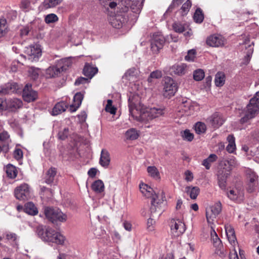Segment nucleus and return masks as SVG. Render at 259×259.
Segmentation results:
<instances>
[{
    "instance_id": "nucleus-4",
    "label": "nucleus",
    "mask_w": 259,
    "mask_h": 259,
    "mask_svg": "<svg viewBox=\"0 0 259 259\" xmlns=\"http://www.w3.org/2000/svg\"><path fill=\"white\" fill-rule=\"evenodd\" d=\"M237 165L235 158H230L229 160H223L221 162V168L218 172V183L222 189H225L226 187V180L230 174L232 168Z\"/></svg>"
},
{
    "instance_id": "nucleus-56",
    "label": "nucleus",
    "mask_w": 259,
    "mask_h": 259,
    "mask_svg": "<svg viewBox=\"0 0 259 259\" xmlns=\"http://www.w3.org/2000/svg\"><path fill=\"white\" fill-rule=\"evenodd\" d=\"M161 76H162V73L161 71H158V70L153 71L152 72H151L150 73V75L148 78V81L149 82H152L153 78L158 79V78H160Z\"/></svg>"
},
{
    "instance_id": "nucleus-26",
    "label": "nucleus",
    "mask_w": 259,
    "mask_h": 259,
    "mask_svg": "<svg viewBox=\"0 0 259 259\" xmlns=\"http://www.w3.org/2000/svg\"><path fill=\"white\" fill-rule=\"evenodd\" d=\"M62 72L60 67L57 64V66H53L49 67L46 70L47 77L51 78L57 76Z\"/></svg>"
},
{
    "instance_id": "nucleus-41",
    "label": "nucleus",
    "mask_w": 259,
    "mask_h": 259,
    "mask_svg": "<svg viewBox=\"0 0 259 259\" xmlns=\"http://www.w3.org/2000/svg\"><path fill=\"white\" fill-rule=\"evenodd\" d=\"M29 76L33 80H36L38 78L39 75L41 73V70L39 68H35L34 67H29L28 71Z\"/></svg>"
},
{
    "instance_id": "nucleus-51",
    "label": "nucleus",
    "mask_w": 259,
    "mask_h": 259,
    "mask_svg": "<svg viewBox=\"0 0 259 259\" xmlns=\"http://www.w3.org/2000/svg\"><path fill=\"white\" fill-rule=\"evenodd\" d=\"M181 136L184 140L191 142L194 139V135L189 130H185L181 132Z\"/></svg>"
},
{
    "instance_id": "nucleus-28",
    "label": "nucleus",
    "mask_w": 259,
    "mask_h": 259,
    "mask_svg": "<svg viewBox=\"0 0 259 259\" xmlns=\"http://www.w3.org/2000/svg\"><path fill=\"white\" fill-rule=\"evenodd\" d=\"M210 236L212 243L214 247L218 248H220L222 246L221 241L219 238L217 233L215 232L214 227L212 226H210Z\"/></svg>"
},
{
    "instance_id": "nucleus-24",
    "label": "nucleus",
    "mask_w": 259,
    "mask_h": 259,
    "mask_svg": "<svg viewBox=\"0 0 259 259\" xmlns=\"http://www.w3.org/2000/svg\"><path fill=\"white\" fill-rule=\"evenodd\" d=\"M124 22V18L120 15H116L110 17V23L114 28L119 29L122 27Z\"/></svg>"
},
{
    "instance_id": "nucleus-40",
    "label": "nucleus",
    "mask_w": 259,
    "mask_h": 259,
    "mask_svg": "<svg viewBox=\"0 0 259 259\" xmlns=\"http://www.w3.org/2000/svg\"><path fill=\"white\" fill-rule=\"evenodd\" d=\"M125 136L127 140H134L138 139L139 134L135 128H132L126 132Z\"/></svg>"
},
{
    "instance_id": "nucleus-20",
    "label": "nucleus",
    "mask_w": 259,
    "mask_h": 259,
    "mask_svg": "<svg viewBox=\"0 0 259 259\" xmlns=\"http://www.w3.org/2000/svg\"><path fill=\"white\" fill-rule=\"evenodd\" d=\"M140 190L142 193L148 198L152 197V199L153 197L158 198L160 195V194H156V193L153 194L154 191L153 189L145 184L140 185Z\"/></svg>"
},
{
    "instance_id": "nucleus-62",
    "label": "nucleus",
    "mask_w": 259,
    "mask_h": 259,
    "mask_svg": "<svg viewBox=\"0 0 259 259\" xmlns=\"http://www.w3.org/2000/svg\"><path fill=\"white\" fill-rule=\"evenodd\" d=\"M30 30L31 29L30 28L28 25L23 27L22 29H20V36L21 37H23L24 36L27 35Z\"/></svg>"
},
{
    "instance_id": "nucleus-1",
    "label": "nucleus",
    "mask_w": 259,
    "mask_h": 259,
    "mask_svg": "<svg viewBox=\"0 0 259 259\" xmlns=\"http://www.w3.org/2000/svg\"><path fill=\"white\" fill-rule=\"evenodd\" d=\"M128 102L131 117L138 121L147 122L162 115L164 113L163 109L161 108H145L140 102L139 97L137 95L130 96Z\"/></svg>"
},
{
    "instance_id": "nucleus-3",
    "label": "nucleus",
    "mask_w": 259,
    "mask_h": 259,
    "mask_svg": "<svg viewBox=\"0 0 259 259\" xmlns=\"http://www.w3.org/2000/svg\"><path fill=\"white\" fill-rule=\"evenodd\" d=\"M144 0H99L101 5L105 8H109L113 9L118 5L124 6L126 8H130L132 12L139 13L143 7Z\"/></svg>"
},
{
    "instance_id": "nucleus-16",
    "label": "nucleus",
    "mask_w": 259,
    "mask_h": 259,
    "mask_svg": "<svg viewBox=\"0 0 259 259\" xmlns=\"http://www.w3.org/2000/svg\"><path fill=\"white\" fill-rule=\"evenodd\" d=\"M207 121L214 128H218L223 124L225 119L222 114L215 112L208 118Z\"/></svg>"
},
{
    "instance_id": "nucleus-2",
    "label": "nucleus",
    "mask_w": 259,
    "mask_h": 259,
    "mask_svg": "<svg viewBox=\"0 0 259 259\" xmlns=\"http://www.w3.org/2000/svg\"><path fill=\"white\" fill-rule=\"evenodd\" d=\"M36 233L38 236L45 242L63 245L66 240L65 237L61 233L46 226H38L36 229Z\"/></svg>"
},
{
    "instance_id": "nucleus-14",
    "label": "nucleus",
    "mask_w": 259,
    "mask_h": 259,
    "mask_svg": "<svg viewBox=\"0 0 259 259\" xmlns=\"http://www.w3.org/2000/svg\"><path fill=\"white\" fill-rule=\"evenodd\" d=\"M170 228L171 232L175 236L181 235L186 230L184 223L180 220H171Z\"/></svg>"
},
{
    "instance_id": "nucleus-34",
    "label": "nucleus",
    "mask_w": 259,
    "mask_h": 259,
    "mask_svg": "<svg viewBox=\"0 0 259 259\" xmlns=\"http://www.w3.org/2000/svg\"><path fill=\"white\" fill-rule=\"evenodd\" d=\"M56 172L55 168L51 167L47 172L45 177V182L48 184L52 183L54 180Z\"/></svg>"
},
{
    "instance_id": "nucleus-43",
    "label": "nucleus",
    "mask_w": 259,
    "mask_h": 259,
    "mask_svg": "<svg viewBox=\"0 0 259 259\" xmlns=\"http://www.w3.org/2000/svg\"><path fill=\"white\" fill-rule=\"evenodd\" d=\"M225 75L224 73L218 72L215 76V84L218 87H222L225 83Z\"/></svg>"
},
{
    "instance_id": "nucleus-35",
    "label": "nucleus",
    "mask_w": 259,
    "mask_h": 259,
    "mask_svg": "<svg viewBox=\"0 0 259 259\" xmlns=\"http://www.w3.org/2000/svg\"><path fill=\"white\" fill-rule=\"evenodd\" d=\"M22 102L18 99H12L8 100L7 106L9 108L13 109H17L22 106Z\"/></svg>"
},
{
    "instance_id": "nucleus-59",
    "label": "nucleus",
    "mask_w": 259,
    "mask_h": 259,
    "mask_svg": "<svg viewBox=\"0 0 259 259\" xmlns=\"http://www.w3.org/2000/svg\"><path fill=\"white\" fill-rule=\"evenodd\" d=\"M195 51L194 50H189L187 55L185 56V59L188 61H192L194 60L195 56Z\"/></svg>"
},
{
    "instance_id": "nucleus-61",
    "label": "nucleus",
    "mask_w": 259,
    "mask_h": 259,
    "mask_svg": "<svg viewBox=\"0 0 259 259\" xmlns=\"http://www.w3.org/2000/svg\"><path fill=\"white\" fill-rule=\"evenodd\" d=\"M155 221L152 218H149L147 221V229L149 231H153L154 230Z\"/></svg>"
},
{
    "instance_id": "nucleus-15",
    "label": "nucleus",
    "mask_w": 259,
    "mask_h": 259,
    "mask_svg": "<svg viewBox=\"0 0 259 259\" xmlns=\"http://www.w3.org/2000/svg\"><path fill=\"white\" fill-rule=\"evenodd\" d=\"M23 98L24 100L30 102L35 101L37 98V93L32 89V86L30 84H27L23 90Z\"/></svg>"
},
{
    "instance_id": "nucleus-52",
    "label": "nucleus",
    "mask_w": 259,
    "mask_h": 259,
    "mask_svg": "<svg viewBox=\"0 0 259 259\" xmlns=\"http://www.w3.org/2000/svg\"><path fill=\"white\" fill-rule=\"evenodd\" d=\"M192 3L190 0H187L186 3H185L182 8V15L184 16L186 15L188 12L189 11L190 8L191 7Z\"/></svg>"
},
{
    "instance_id": "nucleus-27",
    "label": "nucleus",
    "mask_w": 259,
    "mask_h": 259,
    "mask_svg": "<svg viewBox=\"0 0 259 259\" xmlns=\"http://www.w3.org/2000/svg\"><path fill=\"white\" fill-rule=\"evenodd\" d=\"M9 31V25L6 19L0 18V38L5 36Z\"/></svg>"
},
{
    "instance_id": "nucleus-25",
    "label": "nucleus",
    "mask_w": 259,
    "mask_h": 259,
    "mask_svg": "<svg viewBox=\"0 0 259 259\" xmlns=\"http://www.w3.org/2000/svg\"><path fill=\"white\" fill-rule=\"evenodd\" d=\"M171 70L175 74L182 76L187 72L188 67L186 64L183 63L174 65Z\"/></svg>"
},
{
    "instance_id": "nucleus-45",
    "label": "nucleus",
    "mask_w": 259,
    "mask_h": 259,
    "mask_svg": "<svg viewBox=\"0 0 259 259\" xmlns=\"http://www.w3.org/2000/svg\"><path fill=\"white\" fill-rule=\"evenodd\" d=\"M195 132L197 134H204L206 131V126L205 123L201 122H197L194 126Z\"/></svg>"
},
{
    "instance_id": "nucleus-6",
    "label": "nucleus",
    "mask_w": 259,
    "mask_h": 259,
    "mask_svg": "<svg viewBox=\"0 0 259 259\" xmlns=\"http://www.w3.org/2000/svg\"><path fill=\"white\" fill-rule=\"evenodd\" d=\"M44 212L46 218L53 223L57 222L63 223L67 220V215L59 209L47 207Z\"/></svg>"
},
{
    "instance_id": "nucleus-9",
    "label": "nucleus",
    "mask_w": 259,
    "mask_h": 259,
    "mask_svg": "<svg viewBox=\"0 0 259 259\" xmlns=\"http://www.w3.org/2000/svg\"><path fill=\"white\" fill-rule=\"evenodd\" d=\"M164 198L165 197L162 192L160 193V195L158 198L153 197L150 207L151 217H158L162 213V209L161 207Z\"/></svg>"
},
{
    "instance_id": "nucleus-46",
    "label": "nucleus",
    "mask_w": 259,
    "mask_h": 259,
    "mask_svg": "<svg viewBox=\"0 0 259 259\" xmlns=\"http://www.w3.org/2000/svg\"><path fill=\"white\" fill-rule=\"evenodd\" d=\"M238 247H239V246ZM238 249H239L240 258L238 256V255L237 254V250H236L235 247H233L232 251L230 253V259H244V255L243 251L241 250L239 248H238Z\"/></svg>"
},
{
    "instance_id": "nucleus-8",
    "label": "nucleus",
    "mask_w": 259,
    "mask_h": 259,
    "mask_svg": "<svg viewBox=\"0 0 259 259\" xmlns=\"http://www.w3.org/2000/svg\"><path fill=\"white\" fill-rule=\"evenodd\" d=\"M222 210V204L220 201L206 208V218L209 225L212 226L217 216Z\"/></svg>"
},
{
    "instance_id": "nucleus-21",
    "label": "nucleus",
    "mask_w": 259,
    "mask_h": 259,
    "mask_svg": "<svg viewBox=\"0 0 259 259\" xmlns=\"http://www.w3.org/2000/svg\"><path fill=\"white\" fill-rule=\"evenodd\" d=\"M110 162V156L106 149H102L101 152L99 163L103 167H107Z\"/></svg>"
},
{
    "instance_id": "nucleus-39",
    "label": "nucleus",
    "mask_w": 259,
    "mask_h": 259,
    "mask_svg": "<svg viewBox=\"0 0 259 259\" xmlns=\"http://www.w3.org/2000/svg\"><path fill=\"white\" fill-rule=\"evenodd\" d=\"M18 89V84L16 83H8L6 84V88L2 89V93L4 94H9L14 92Z\"/></svg>"
},
{
    "instance_id": "nucleus-60",
    "label": "nucleus",
    "mask_w": 259,
    "mask_h": 259,
    "mask_svg": "<svg viewBox=\"0 0 259 259\" xmlns=\"http://www.w3.org/2000/svg\"><path fill=\"white\" fill-rule=\"evenodd\" d=\"M69 135V130L68 128H65L63 131H60L58 133L59 138L61 140L65 139Z\"/></svg>"
},
{
    "instance_id": "nucleus-44",
    "label": "nucleus",
    "mask_w": 259,
    "mask_h": 259,
    "mask_svg": "<svg viewBox=\"0 0 259 259\" xmlns=\"http://www.w3.org/2000/svg\"><path fill=\"white\" fill-rule=\"evenodd\" d=\"M6 172L8 177L11 179L15 178L17 175L16 167L11 164L7 166Z\"/></svg>"
},
{
    "instance_id": "nucleus-58",
    "label": "nucleus",
    "mask_w": 259,
    "mask_h": 259,
    "mask_svg": "<svg viewBox=\"0 0 259 259\" xmlns=\"http://www.w3.org/2000/svg\"><path fill=\"white\" fill-rule=\"evenodd\" d=\"M172 28L175 32L182 33L185 30V27L183 24L180 23L175 22L172 25Z\"/></svg>"
},
{
    "instance_id": "nucleus-18",
    "label": "nucleus",
    "mask_w": 259,
    "mask_h": 259,
    "mask_svg": "<svg viewBox=\"0 0 259 259\" xmlns=\"http://www.w3.org/2000/svg\"><path fill=\"white\" fill-rule=\"evenodd\" d=\"M225 231L229 242L233 247H238L235 231L230 225H225Z\"/></svg>"
},
{
    "instance_id": "nucleus-13",
    "label": "nucleus",
    "mask_w": 259,
    "mask_h": 259,
    "mask_svg": "<svg viewBox=\"0 0 259 259\" xmlns=\"http://www.w3.org/2000/svg\"><path fill=\"white\" fill-rule=\"evenodd\" d=\"M165 42L164 37L161 34H153L151 41V49L154 53H157Z\"/></svg>"
},
{
    "instance_id": "nucleus-57",
    "label": "nucleus",
    "mask_w": 259,
    "mask_h": 259,
    "mask_svg": "<svg viewBox=\"0 0 259 259\" xmlns=\"http://www.w3.org/2000/svg\"><path fill=\"white\" fill-rule=\"evenodd\" d=\"M248 46L249 48V50H248V52L247 53L246 55L245 56L243 62H242V63L245 65H247L249 63L250 59L251 58L252 54L253 53V48L251 47V46L250 45H248Z\"/></svg>"
},
{
    "instance_id": "nucleus-11",
    "label": "nucleus",
    "mask_w": 259,
    "mask_h": 259,
    "mask_svg": "<svg viewBox=\"0 0 259 259\" xmlns=\"http://www.w3.org/2000/svg\"><path fill=\"white\" fill-rule=\"evenodd\" d=\"M15 196L17 199L24 200L30 196L29 187L26 183L22 184L15 189Z\"/></svg>"
},
{
    "instance_id": "nucleus-54",
    "label": "nucleus",
    "mask_w": 259,
    "mask_h": 259,
    "mask_svg": "<svg viewBox=\"0 0 259 259\" xmlns=\"http://www.w3.org/2000/svg\"><path fill=\"white\" fill-rule=\"evenodd\" d=\"M112 101L111 100H107V104L105 107V110L112 114H115L116 111V108L112 106Z\"/></svg>"
},
{
    "instance_id": "nucleus-50",
    "label": "nucleus",
    "mask_w": 259,
    "mask_h": 259,
    "mask_svg": "<svg viewBox=\"0 0 259 259\" xmlns=\"http://www.w3.org/2000/svg\"><path fill=\"white\" fill-rule=\"evenodd\" d=\"M204 77V72L201 69L195 70L193 72V78L196 81H200Z\"/></svg>"
},
{
    "instance_id": "nucleus-37",
    "label": "nucleus",
    "mask_w": 259,
    "mask_h": 259,
    "mask_svg": "<svg viewBox=\"0 0 259 259\" xmlns=\"http://www.w3.org/2000/svg\"><path fill=\"white\" fill-rule=\"evenodd\" d=\"M242 195V192L241 190L237 189L231 190L227 193L228 197L232 200H235Z\"/></svg>"
},
{
    "instance_id": "nucleus-64",
    "label": "nucleus",
    "mask_w": 259,
    "mask_h": 259,
    "mask_svg": "<svg viewBox=\"0 0 259 259\" xmlns=\"http://www.w3.org/2000/svg\"><path fill=\"white\" fill-rule=\"evenodd\" d=\"M23 152L20 149H16L14 152V157L17 160H19L22 158Z\"/></svg>"
},
{
    "instance_id": "nucleus-42",
    "label": "nucleus",
    "mask_w": 259,
    "mask_h": 259,
    "mask_svg": "<svg viewBox=\"0 0 259 259\" xmlns=\"http://www.w3.org/2000/svg\"><path fill=\"white\" fill-rule=\"evenodd\" d=\"M217 158L218 157L215 154H211L208 158L203 160L202 164L205 166L206 169H209L210 168L211 163L216 161Z\"/></svg>"
},
{
    "instance_id": "nucleus-38",
    "label": "nucleus",
    "mask_w": 259,
    "mask_h": 259,
    "mask_svg": "<svg viewBox=\"0 0 259 259\" xmlns=\"http://www.w3.org/2000/svg\"><path fill=\"white\" fill-rule=\"evenodd\" d=\"M58 66L60 67L61 70L62 71L67 69L68 67L71 66L72 61L70 58H65L61 60L58 63Z\"/></svg>"
},
{
    "instance_id": "nucleus-48",
    "label": "nucleus",
    "mask_w": 259,
    "mask_h": 259,
    "mask_svg": "<svg viewBox=\"0 0 259 259\" xmlns=\"http://www.w3.org/2000/svg\"><path fill=\"white\" fill-rule=\"evenodd\" d=\"M147 172L151 177L155 179H158L160 178L159 172L157 168L154 166H148L147 167Z\"/></svg>"
},
{
    "instance_id": "nucleus-49",
    "label": "nucleus",
    "mask_w": 259,
    "mask_h": 259,
    "mask_svg": "<svg viewBox=\"0 0 259 259\" xmlns=\"http://www.w3.org/2000/svg\"><path fill=\"white\" fill-rule=\"evenodd\" d=\"M59 20L58 16L54 13L47 15L45 17V21L47 24L53 23L57 22Z\"/></svg>"
},
{
    "instance_id": "nucleus-22",
    "label": "nucleus",
    "mask_w": 259,
    "mask_h": 259,
    "mask_svg": "<svg viewBox=\"0 0 259 259\" xmlns=\"http://www.w3.org/2000/svg\"><path fill=\"white\" fill-rule=\"evenodd\" d=\"M83 95L79 92L77 93L73 98V103L70 106L69 110L71 112L75 111L80 106L83 99Z\"/></svg>"
},
{
    "instance_id": "nucleus-47",
    "label": "nucleus",
    "mask_w": 259,
    "mask_h": 259,
    "mask_svg": "<svg viewBox=\"0 0 259 259\" xmlns=\"http://www.w3.org/2000/svg\"><path fill=\"white\" fill-rule=\"evenodd\" d=\"M193 19L195 22L198 23H201L203 21L204 16L202 11L200 8H197L196 9L193 16Z\"/></svg>"
},
{
    "instance_id": "nucleus-19",
    "label": "nucleus",
    "mask_w": 259,
    "mask_h": 259,
    "mask_svg": "<svg viewBox=\"0 0 259 259\" xmlns=\"http://www.w3.org/2000/svg\"><path fill=\"white\" fill-rule=\"evenodd\" d=\"M63 0H44L39 6L38 9L40 11L55 8L60 5Z\"/></svg>"
},
{
    "instance_id": "nucleus-30",
    "label": "nucleus",
    "mask_w": 259,
    "mask_h": 259,
    "mask_svg": "<svg viewBox=\"0 0 259 259\" xmlns=\"http://www.w3.org/2000/svg\"><path fill=\"white\" fill-rule=\"evenodd\" d=\"M199 191L200 190L197 187L187 186L185 188V192L192 199H195L197 198Z\"/></svg>"
},
{
    "instance_id": "nucleus-32",
    "label": "nucleus",
    "mask_w": 259,
    "mask_h": 259,
    "mask_svg": "<svg viewBox=\"0 0 259 259\" xmlns=\"http://www.w3.org/2000/svg\"><path fill=\"white\" fill-rule=\"evenodd\" d=\"M24 211L26 213L32 215H36L38 213L37 208L34 204L31 202H27L25 204L24 207Z\"/></svg>"
},
{
    "instance_id": "nucleus-10",
    "label": "nucleus",
    "mask_w": 259,
    "mask_h": 259,
    "mask_svg": "<svg viewBox=\"0 0 259 259\" xmlns=\"http://www.w3.org/2000/svg\"><path fill=\"white\" fill-rule=\"evenodd\" d=\"M25 53L28 60L30 61H36L41 55V50L39 45H31L26 48Z\"/></svg>"
},
{
    "instance_id": "nucleus-36",
    "label": "nucleus",
    "mask_w": 259,
    "mask_h": 259,
    "mask_svg": "<svg viewBox=\"0 0 259 259\" xmlns=\"http://www.w3.org/2000/svg\"><path fill=\"white\" fill-rule=\"evenodd\" d=\"M227 141L229 144L226 147V150L229 153H233L236 149V145L235 143L234 137L232 135H229L227 137Z\"/></svg>"
},
{
    "instance_id": "nucleus-33",
    "label": "nucleus",
    "mask_w": 259,
    "mask_h": 259,
    "mask_svg": "<svg viewBox=\"0 0 259 259\" xmlns=\"http://www.w3.org/2000/svg\"><path fill=\"white\" fill-rule=\"evenodd\" d=\"M83 74L85 76L92 78L98 72V69L96 67L86 65L83 70Z\"/></svg>"
},
{
    "instance_id": "nucleus-31",
    "label": "nucleus",
    "mask_w": 259,
    "mask_h": 259,
    "mask_svg": "<svg viewBox=\"0 0 259 259\" xmlns=\"http://www.w3.org/2000/svg\"><path fill=\"white\" fill-rule=\"evenodd\" d=\"M92 190L96 193H101L104 191V184L102 181H95L91 186Z\"/></svg>"
},
{
    "instance_id": "nucleus-5",
    "label": "nucleus",
    "mask_w": 259,
    "mask_h": 259,
    "mask_svg": "<svg viewBox=\"0 0 259 259\" xmlns=\"http://www.w3.org/2000/svg\"><path fill=\"white\" fill-rule=\"evenodd\" d=\"M259 112V106L255 104L254 99H250L249 103L244 109L241 116L240 122L241 123L247 122L253 118Z\"/></svg>"
},
{
    "instance_id": "nucleus-17",
    "label": "nucleus",
    "mask_w": 259,
    "mask_h": 259,
    "mask_svg": "<svg viewBox=\"0 0 259 259\" xmlns=\"http://www.w3.org/2000/svg\"><path fill=\"white\" fill-rule=\"evenodd\" d=\"M248 183L247 188V191L249 193H252L257 188L258 186V176L253 171H250L248 177Z\"/></svg>"
},
{
    "instance_id": "nucleus-63",
    "label": "nucleus",
    "mask_w": 259,
    "mask_h": 259,
    "mask_svg": "<svg viewBox=\"0 0 259 259\" xmlns=\"http://www.w3.org/2000/svg\"><path fill=\"white\" fill-rule=\"evenodd\" d=\"M6 238L11 241H13V242H14L17 239V235L15 233H12V232H8L6 234Z\"/></svg>"
},
{
    "instance_id": "nucleus-12",
    "label": "nucleus",
    "mask_w": 259,
    "mask_h": 259,
    "mask_svg": "<svg viewBox=\"0 0 259 259\" xmlns=\"http://www.w3.org/2000/svg\"><path fill=\"white\" fill-rule=\"evenodd\" d=\"M206 44L211 47H222L224 46L226 39L221 35L215 34L209 36L206 40Z\"/></svg>"
},
{
    "instance_id": "nucleus-7",
    "label": "nucleus",
    "mask_w": 259,
    "mask_h": 259,
    "mask_svg": "<svg viewBox=\"0 0 259 259\" xmlns=\"http://www.w3.org/2000/svg\"><path fill=\"white\" fill-rule=\"evenodd\" d=\"M178 85L176 82L170 77H166L163 80L162 94L165 98H169L174 96L177 91Z\"/></svg>"
},
{
    "instance_id": "nucleus-23",
    "label": "nucleus",
    "mask_w": 259,
    "mask_h": 259,
    "mask_svg": "<svg viewBox=\"0 0 259 259\" xmlns=\"http://www.w3.org/2000/svg\"><path fill=\"white\" fill-rule=\"evenodd\" d=\"M68 107V104L64 102H60L57 103L52 111V115L55 116L61 114L62 112L65 111Z\"/></svg>"
},
{
    "instance_id": "nucleus-29",
    "label": "nucleus",
    "mask_w": 259,
    "mask_h": 259,
    "mask_svg": "<svg viewBox=\"0 0 259 259\" xmlns=\"http://www.w3.org/2000/svg\"><path fill=\"white\" fill-rule=\"evenodd\" d=\"M139 74V71L135 68L133 67L129 69L125 73L123 77L128 80L134 81L136 79Z\"/></svg>"
},
{
    "instance_id": "nucleus-55",
    "label": "nucleus",
    "mask_w": 259,
    "mask_h": 259,
    "mask_svg": "<svg viewBox=\"0 0 259 259\" xmlns=\"http://www.w3.org/2000/svg\"><path fill=\"white\" fill-rule=\"evenodd\" d=\"M41 20L37 17H35L28 25L31 29L36 28L39 27V24L41 23Z\"/></svg>"
},
{
    "instance_id": "nucleus-53",
    "label": "nucleus",
    "mask_w": 259,
    "mask_h": 259,
    "mask_svg": "<svg viewBox=\"0 0 259 259\" xmlns=\"http://www.w3.org/2000/svg\"><path fill=\"white\" fill-rule=\"evenodd\" d=\"M20 8L25 12H27L31 10L30 1L22 0L20 4Z\"/></svg>"
}]
</instances>
